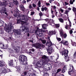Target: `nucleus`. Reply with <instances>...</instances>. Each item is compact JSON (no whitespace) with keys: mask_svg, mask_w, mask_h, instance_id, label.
<instances>
[{"mask_svg":"<svg viewBox=\"0 0 76 76\" xmlns=\"http://www.w3.org/2000/svg\"><path fill=\"white\" fill-rule=\"evenodd\" d=\"M48 63L47 61H45L44 60H41L37 62L36 66L37 67H39L40 69L42 68L44 71H48L51 69L52 66L51 64H48Z\"/></svg>","mask_w":76,"mask_h":76,"instance_id":"1","label":"nucleus"},{"mask_svg":"<svg viewBox=\"0 0 76 76\" xmlns=\"http://www.w3.org/2000/svg\"><path fill=\"white\" fill-rule=\"evenodd\" d=\"M29 28L27 27H23L20 29H18L17 30L14 29L13 30L14 32L15 33V35H20L21 32H23L24 34L25 33H26L29 32Z\"/></svg>","mask_w":76,"mask_h":76,"instance_id":"2","label":"nucleus"},{"mask_svg":"<svg viewBox=\"0 0 76 76\" xmlns=\"http://www.w3.org/2000/svg\"><path fill=\"white\" fill-rule=\"evenodd\" d=\"M69 51L67 50H65L62 52V56H64L65 61H69L70 60L69 57L68 56Z\"/></svg>","mask_w":76,"mask_h":76,"instance_id":"3","label":"nucleus"},{"mask_svg":"<svg viewBox=\"0 0 76 76\" xmlns=\"http://www.w3.org/2000/svg\"><path fill=\"white\" fill-rule=\"evenodd\" d=\"M68 73L70 75L75 74L76 76V70L74 69V67L73 66L71 65L70 68L69 69Z\"/></svg>","mask_w":76,"mask_h":76,"instance_id":"4","label":"nucleus"},{"mask_svg":"<svg viewBox=\"0 0 76 76\" xmlns=\"http://www.w3.org/2000/svg\"><path fill=\"white\" fill-rule=\"evenodd\" d=\"M34 45L36 48H38L40 49H41V47H42V48L45 47V46L44 45L39 43H36L34 44Z\"/></svg>","mask_w":76,"mask_h":76,"instance_id":"5","label":"nucleus"},{"mask_svg":"<svg viewBox=\"0 0 76 76\" xmlns=\"http://www.w3.org/2000/svg\"><path fill=\"white\" fill-rule=\"evenodd\" d=\"M19 18L20 20H25V21H28V17H27L26 15H21V14H20Z\"/></svg>","mask_w":76,"mask_h":76,"instance_id":"6","label":"nucleus"},{"mask_svg":"<svg viewBox=\"0 0 76 76\" xmlns=\"http://www.w3.org/2000/svg\"><path fill=\"white\" fill-rule=\"evenodd\" d=\"M19 10L18 9H16V10H15V12L14 13V16L15 17H17L18 18H19L20 16V14L18 12Z\"/></svg>","mask_w":76,"mask_h":76,"instance_id":"7","label":"nucleus"},{"mask_svg":"<svg viewBox=\"0 0 76 76\" xmlns=\"http://www.w3.org/2000/svg\"><path fill=\"white\" fill-rule=\"evenodd\" d=\"M50 37H48L47 38V39H48V40L46 43V45L47 46H48V47H51V45H53L52 44V42H51L50 41Z\"/></svg>","mask_w":76,"mask_h":76,"instance_id":"8","label":"nucleus"},{"mask_svg":"<svg viewBox=\"0 0 76 76\" xmlns=\"http://www.w3.org/2000/svg\"><path fill=\"white\" fill-rule=\"evenodd\" d=\"M26 59H27V57L23 55L20 56L19 57V61H22V62Z\"/></svg>","mask_w":76,"mask_h":76,"instance_id":"9","label":"nucleus"},{"mask_svg":"<svg viewBox=\"0 0 76 76\" xmlns=\"http://www.w3.org/2000/svg\"><path fill=\"white\" fill-rule=\"evenodd\" d=\"M40 31L37 30L35 31V33L37 35H38L39 37H42L44 35L43 34L41 33Z\"/></svg>","mask_w":76,"mask_h":76,"instance_id":"10","label":"nucleus"},{"mask_svg":"<svg viewBox=\"0 0 76 76\" xmlns=\"http://www.w3.org/2000/svg\"><path fill=\"white\" fill-rule=\"evenodd\" d=\"M13 48L15 53H19V50H20V47L19 46L17 47V48L14 46L13 47Z\"/></svg>","mask_w":76,"mask_h":76,"instance_id":"11","label":"nucleus"},{"mask_svg":"<svg viewBox=\"0 0 76 76\" xmlns=\"http://www.w3.org/2000/svg\"><path fill=\"white\" fill-rule=\"evenodd\" d=\"M60 34L62 38H66L67 36L66 34L65 33L64 34L61 31H60Z\"/></svg>","mask_w":76,"mask_h":76,"instance_id":"12","label":"nucleus"},{"mask_svg":"<svg viewBox=\"0 0 76 76\" xmlns=\"http://www.w3.org/2000/svg\"><path fill=\"white\" fill-rule=\"evenodd\" d=\"M61 43L63 44L64 45H67L69 44V43H68V41H66L65 40H62L61 42Z\"/></svg>","mask_w":76,"mask_h":76,"instance_id":"13","label":"nucleus"},{"mask_svg":"<svg viewBox=\"0 0 76 76\" xmlns=\"http://www.w3.org/2000/svg\"><path fill=\"white\" fill-rule=\"evenodd\" d=\"M17 23H20L21 24V25H25L26 23L23 21H20V20H17Z\"/></svg>","mask_w":76,"mask_h":76,"instance_id":"14","label":"nucleus"},{"mask_svg":"<svg viewBox=\"0 0 76 76\" xmlns=\"http://www.w3.org/2000/svg\"><path fill=\"white\" fill-rule=\"evenodd\" d=\"M42 58L43 59L42 60H43L45 61H48V59L47 58V57L45 55L43 56L42 57Z\"/></svg>","mask_w":76,"mask_h":76,"instance_id":"15","label":"nucleus"},{"mask_svg":"<svg viewBox=\"0 0 76 76\" xmlns=\"http://www.w3.org/2000/svg\"><path fill=\"white\" fill-rule=\"evenodd\" d=\"M1 72H2L3 73H8L9 72V71H7L6 69L4 68L1 69Z\"/></svg>","mask_w":76,"mask_h":76,"instance_id":"16","label":"nucleus"},{"mask_svg":"<svg viewBox=\"0 0 76 76\" xmlns=\"http://www.w3.org/2000/svg\"><path fill=\"white\" fill-rule=\"evenodd\" d=\"M8 29L10 30L11 29L13 28V25L12 24V23H10L8 26Z\"/></svg>","mask_w":76,"mask_h":76,"instance_id":"17","label":"nucleus"},{"mask_svg":"<svg viewBox=\"0 0 76 76\" xmlns=\"http://www.w3.org/2000/svg\"><path fill=\"white\" fill-rule=\"evenodd\" d=\"M48 35H54L56 34V32L55 31H50L49 33H48Z\"/></svg>","mask_w":76,"mask_h":76,"instance_id":"18","label":"nucleus"},{"mask_svg":"<svg viewBox=\"0 0 76 76\" xmlns=\"http://www.w3.org/2000/svg\"><path fill=\"white\" fill-rule=\"evenodd\" d=\"M12 3L14 5H18L19 4V2H18V1L17 0H12Z\"/></svg>","mask_w":76,"mask_h":76,"instance_id":"19","label":"nucleus"},{"mask_svg":"<svg viewBox=\"0 0 76 76\" xmlns=\"http://www.w3.org/2000/svg\"><path fill=\"white\" fill-rule=\"evenodd\" d=\"M27 61H28V59H26L24 61H22V64H23V65H26V64H28V62Z\"/></svg>","mask_w":76,"mask_h":76,"instance_id":"20","label":"nucleus"},{"mask_svg":"<svg viewBox=\"0 0 76 76\" xmlns=\"http://www.w3.org/2000/svg\"><path fill=\"white\" fill-rule=\"evenodd\" d=\"M3 26H4V30H5V31H6L7 32H9V31H8V29L7 28V24L6 23L4 24Z\"/></svg>","mask_w":76,"mask_h":76,"instance_id":"21","label":"nucleus"},{"mask_svg":"<svg viewBox=\"0 0 76 76\" xmlns=\"http://www.w3.org/2000/svg\"><path fill=\"white\" fill-rule=\"evenodd\" d=\"M6 10H6V8L5 7H3L2 8V9L0 11V12L4 13V12H6Z\"/></svg>","mask_w":76,"mask_h":76,"instance_id":"22","label":"nucleus"},{"mask_svg":"<svg viewBox=\"0 0 76 76\" xmlns=\"http://www.w3.org/2000/svg\"><path fill=\"white\" fill-rule=\"evenodd\" d=\"M46 50L49 54H51V53H52V49L48 48V49H46Z\"/></svg>","mask_w":76,"mask_h":76,"instance_id":"23","label":"nucleus"},{"mask_svg":"<svg viewBox=\"0 0 76 76\" xmlns=\"http://www.w3.org/2000/svg\"><path fill=\"white\" fill-rule=\"evenodd\" d=\"M29 51L30 52L27 53L28 54H29V55H31V54H32V52H31V51H32L33 52H34V51H35V49L34 48H32L31 49V50L30 49L29 50Z\"/></svg>","mask_w":76,"mask_h":76,"instance_id":"24","label":"nucleus"},{"mask_svg":"<svg viewBox=\"0 0 76 76\" xmlns=\"http://www.w3.org/2000/svg\"><path fill=\"white\" fill-rule=\"evenodd\" d=\"M5 64L4 62L1 61H0V67H3L4 66Z\"/></svg>","mask_w":76,"mask_h":76,"instance_id":"25","label":"nucleus"},{"mask_svg":"<svg viewBox=\"0 0 76 76\" xmlns=\"http://www.w3.org/2000/svg\"><path fill=\"white\" fill-rule=\"evenodd\" d=\"M67 68V66H64L62 69V72H63V73H64L66 71Z\"/></svg>","mask_w":76,"mask_h":76,"instance_id":"26","label":"nucleus"},{"mask_svg":"<svg viewBox=\"0 0 76 76\" xmlns=\"http://www.w3.org/2000/svg\"><path fill=\"white\" fill-rule=\"evenodd\" d=\"M71 26H72V25H71V24H70L69 25L66 26L65 28L66 29H70V27H71Z\"/></svg>","mask_w":76,"mask_h":76,"instance_id":"27","label":"nucleus"},{"mask_svg":"<svg viewBox=\"0 0 76 76\" xmlns=\"http://www.w3.org/2000/svg\"><path fill=\"white\" fill-rule=\"evenodd\" d=\"M42 28L44 29H47V24H44L43 25L42 24Z\"/></svg>","mask_w":76,"mask_h":76,"instance_id":"28","label":"nucleus"},{"mask_svg":"<svg viewBox=\"0 0 76 76\" xmlns=\"http://www.w3.org/2000/svg\"><path fill=\"white\" fill-rule=\"evenodd\" d=\"M15 68L17 69V71H18V72H19L21 71V69H20V67L19 66H17Z\"/></svg>","mask_w":76,"mask_h":76,"instance_id":"29","label":"nucleus"},{"mask_svg":"<svg viewBox=\"0 0 76 76\" xmlns=\"http://www.w3.org/2000/svg\"><path fill=\"white\" fill-rule=\"evenodd\" d=\"M4 21H2V20L0 21V26H3L4 25Z\"/></svg>","mask_w":76,"mask_h":76,"instance_id":"30","label":"nucleus"},{"mask_svg":"<svg viewBox=\"0 0 76 76\" xmlns=\"http://www.w3.org/2000/svg\"><path fill=\"white\" fill-rule=\"evenodd\" d=\"M8 64L9 66H12L13 65V60H11L10 61H9Z\"/></svg>","mask_w":76,"mask_h":76,"instance_id":"31","label":"nucleus"},{"mask_svg":"<svg viewBox=\"0 0 76 76\" xmlns=\"http://www.w3.org/2000/svg\"><path fill=\"white\" fill-rule=\"evenodd\" d=\"M75 0H70L69 1L70 4H73V2H75Z\"/></svg>","mask_w":76,"mask_h":76,"instance_id":"32","label":"nucleus"},{"mask_svg":"<svg viewBox=\"0 0 76 76\" xmlns=\"http://www.w3.org/2000/svg\"><path fill=\"white\" fill-rule=\"evenodd\" d=\"M58 20H59V21L61 23H63V19L61 18H60L58 19Z\"/></svg>","mask_w":76,"mask_h":76,"instance_id":"33","label":"nucleus"},{"mask_svg":"<svg viewBox=\"0 0 76 76\" xmlns=\"http://www.w3.org/2000/svg\"><path fill=\"white\" fill-rule=\"evenodd\" d=\"M57 66H58V67L61 66V62H58L57 63Z\"/></svg>","mask_w":76,"mask_h":76,"instance_id":"34","label":"nucleus"},{"mask_svg":"<svg viewBox=\"0 0 76 76\" xmlns=\"http://www.w3.org/2000/svg\"><path fill=\"white\" fill-rule=\"evenodd\" d=\"M70 11L69 10H66V11L65 12V14H66V15H67L68 14V13Z\"/></svg>","mask_w":76,"mask_h":76,"instance_id":"35","label":"nucleus"},{"mask_svg":"<svg viewBox=\"0 0 76 76\" xmlns=\"http://www.w3.org/2000/svg\"><path fill=\"white\" fill-rule=\"evenodd\" d=\"M43 76H49V74L47 72H46L44 74Z\"/></svg>","mask_w":76,"mask_h":76,"instance_id":"36","label":"nucleus"},{"mask_svg":"<svg viewBox=\"0 0 76 76\" xmlns=\"http://www.w3.org/2000/svg\"><path fill=\"white\" fill-rule=\"evenodd\" d=\"M43 44H45L46 43V41L45 40H42L41 41Z\"/></svg>","mask_w":76,"mask_h":76,"instance_id":"37","label":"nucleus"},{"mask_svg":"<svg viewBox=\"0 0 76 76\" xmlns=\"http://www.w3.org/2000/svg\"><path fill=\"white\" fill-rule=\"evenodd\" d=\"M61 69H58L56 73H58L59 72H61Z\"/></svg>","mask_w":76,"mask_h":76,"instance_id":"38","label":"nucleus"},{"mask_svg":"<svg viewBox=\"0 0 76 76\" xmlns=\"http://www.w3.org/2000/svg\"><path fill=\"white\" fill-rule=\"evenodd\" d=\"M22 3L23 4H26V1L25 0H23L22 1Z\"/></svg>","mask_w":76,"mask_h":76,"instance_id":"39","label":"nucleus"},{"mask_svg":"<svg viewBox=\"0 0 76 76\" xmlns=\"http://www.w3.org/2000/svg\"><path fill=\"white\" fill-rule=\"evenodd\" d=\"M10 5H9V7H12V6H14V4H12V3H10Z\"/></svg>","mask_w":76,"mask_h":76,"instance_id":"40","label":"nucleus"},{"mask_svg":"<svg viewBox=\"0 0 76 76\" xmlns=\"http://www.w3.org/2000/svg\"><path fill=\"white\" fill-rule=\"evenodd\" d=\"M53 56H50L49 57V60H53Z\"/></svg>","mask_w":76,"mask_h":76,"instance_id":"41","label":"nucleus"},{"mask_svg":"<svg viewBox=\"0 0 76 76\" xmlns=\"http://www.w3.org/2000/svg\"><path fill=\"white\" fill-rule=\"evenodd\" d=\"M56 39L58 41H61V38H58L57 37Z\"/></svg>","mask_w":76,"mask_h":76,"instance_id":"42","label":"nucleus"},{"mask_svg":"<svg viewBox=\"0 0 76 76\" xmlns=\"http://www.w3.org/2000/svg\"><path fill=\"white\" fill-rule=\"evenodd\" d=\"M72 45L73 46H76V42H73L72 43Z\"/></svg>","mask_w":76,"mask_h":76,"instance_id":"43","label":"nucleus"},{"mask_svg":"<svg viewBox=\"0 0 76 76\" xmlns=\"http://www.w3.org/2000/svg\"><path fill=\"white\" fill-rule=\"evenodd\" d=\"M9 51L10 53H13V50H12V49H9Z\"/></svg>","mask_w":76,"mask_h":76,"instance_id":"44","label":"nucleus"},{"mask_svg":"<svg viewBox=\"0 0 76 76\" xmlns=\"http://www.w3.org/2000/svg\"><path fill=\"white\" fill-rule=\"evenodd\" d=\"M22 10L23 12L25 11V9H24V7H23V6H22Z\"/></svg>","mask_w":76,"mask_h":76,"instance_id":"45","label":"nucleus"},{"mask_svg":"<svg viewBox=\"0 0 76 76\" xmlns=\"http://www.w3.org/2000/svg\"><path fill=\"white\" fill-rule=\"evenodd\" d=\"M27 73H28V72H25L23 73V74H24V75L25 76H26V75H27Z\"/></svg>","mask_w":76,"mask_h":76,"instance_id":"46","label":"nucleus"},{"mask_svg":"<svg viewBox=\"0 0 76 76\" xmlns=\"http://www.w3.org/2000/svg\"><path fill=\"white\" fill-rule=\"evenodd\" d=\"M64 64V62H62V63L61 62V66H63Z\"/></svg>","mask_w":76,"mask_h":76,"instance_id":"47","label":"nucleus"},{"mask_svg":"<svg viewBox=\"0 0 76 76\" xmlns=\"http://www.w3.org/2000/svg\"><path fill=\"white\" fill-rule=\"evenodd\" d=\"M39 15L40 16V17H41V16H42V13L40 12L39 13Z\"/></svg>","mask_w":76,"mask_h":76,"instance_id":"48","label":"nucleus"},{"mask_svg":"<svg viewBox=\"0 0 76 76\" xmlns=\"http://www.w3.org/2000/svg\"><path fill=\"white\" fill-rule=\"evenodd\" d=\"M56 27H57V28H59V27H60V24H56Z\"/></svg>","mask_w":76,"mask_h":76,"instance_id":"49","label":"nucleus"},{"mask_svg":"<svg viewBox=\"0 0 76 76\" xmlns=\"http://www.w3.org/2000/svg\"><path fill=\"white\" fill-rule=\"evenodd\" d=\"M74 58H76V52H75L74 54Z\"/></svg>","mask_w":76,"mask_h":76,"instance_id":"50","label":"nucleus"},{"mask_svg":"<svg viewBox=\"0 0 76 76\" xmlns=\"http://www.w3.org/2000/svg\"><path fill=\"white\" fill-rule=\"evenodd\" d=\"M60 11L61 12V13H63L64 12V10L62 9H61L60 10Z\"/></svg>","mask_w":76,"mask_h":76,"instance_id":"51","label":"nucleus"},{"mask_svg":"<svg viewBox=\"0 0 76 76\" xmlns=\"http://www.w3.org/2000/svg\"><path fill=\"white\" fill-rule=\"evenodd\" d=\"M52 7H53V8L54 9H56V6H51Z\"/></svg>","mask_w":76,"mask_h":76,"instance_id":"52","label":"nucleus"},{"mask_svg":"<svg viewBox=\"0 0 76 76\" xmlns=\"http://www.w3.org/2000/svg\"><path fill=\"white\" fill-rule=\"evenodd\" d=\"M32 6L34 7H35L36 6V4H32Z\"/></svg>","mask_w":76,"mask_h":76,"instance_id":"53","label":"nucleus"},{"mask_svg":"<svg viewBox=\"0 0 76 76\" xmlns=\"http://www.w3.org/2000/svg\"><path fill=\"white\" fill-rule=\"evenodd\" d=\"M34 14H35V12H31V15H34Z\"/></svg>","mask_w":76,"mask_h":76,"instance_id":"54","label":"nucleus"},{"mask_svg":"<svg viewBox=\"0 0 76 76\" xmlns=\"http://www.w3.org/2000/svg\"><path fill=\"white\" fill-rule=\"evenodd\" d=\"M73 33V31L72 30H70L69 31V34H72Z\"/></svg>","mask_w":76,"mask_h":76,"instance_id":"55","label":"nucleus"},{"mask_svg":"<svg viewBox=\"0 0 76 76\" xmlns=\"http://www.w3.org/2000/svg\"><path fill=\"white\" fill-rule=\"evenodd\" d=\"M54 0H50L49 2L50 3H52V2Z\"/></svg>","mask_w":76,"mask_h":76,"instance_id":"56","label":"nucleus"},{"mask_svg":"<svg viewBox=\"0 0 76 76\" xmlns=\"http://www.w3.org/2000/svg\"><path fill=\"white\" fill-rule=\"evenodd\" d=\"M41 31L42 32H45L46 31L45 30H41Z\"/></svg>","mask_w":76,"mask_h":76,"instance_id":"57","label":"nucleus"},{"mask_svg":"<svg viewBox=\"0 0 76 76\" xmlns=\"http://www.w3.org/2000/svg\"><path fill=\"white\" fill-rule=\"evenodd\" d=\"M49 22H50V23H52L53 22V20H49Z\"/></svg>","mask_w":76,"mask_h":76,"instance_id":"58","label":"nucleus"},{"mask_svg":"<svg viewBox=\"0 0 76 76\" xmlns=\"http://www.w3.org/2000/svg\"><path fill=\"white\" fill-rule=\"evenodd\" d=\"M41 4V1H39L38 3V5H40Z\"/></svg>","mask_w":76,"mask_h":76,"instance_id":"59","label":"nucleus"},{"mask_svg":"<svg viewBox=\"0 0 76 76\" xmlns=\"http://www.w3.org/2000/svg\"><path fill=\"white\" fill-rule=\"evenodd\" d=\"M44 8L42 7V12H44Z\"/></svg>","mask_w":76,"mask_h":76,"instance_id":"60","label":"nucleus"},{"mask_svg":"<svg viewBox=\"0 0 76 76\" xmlns=\"http://www.w3.org/2000/svg\"><path fill=\"white\" fill-rule=\"evenodd\" d=\"M44 10L45 11H47V8H46V7H45L44 8Z\"/></svg>","mask_w":76,"mask_h":76,"instance_id":"61","label":"nucleus"},{"mask_svg":"<svg viewBox=\"0 0 76 76\" xmlns=\"http://www.w3.org/2000/svg\"><path fill=\"white\" fill-rule=\"evenodd\" d=\"M27 0V3H29V1H31V0Z\"/></svg>","mask_w":76,"mask_h":76,"instance_id":"62","label":"nucleus"},{"mask_svg":"<svg viewBox=\"0 0 76 76\" xmlns=\"http://www.w3.org/2000/svg\"><path fill=\"white\" fill-rule=\"evenodd\" d=\"M29 9H31V8H32V6L30 5L29 7Z\"/></svg>","mask_w":76,"mask_h":76,"instance_id":"63","label":"nucleus"},{"mask_svg":"<svg viewBox=\"0 0 76 76\" xmlns=\"http://www.w3.org/2000/svg\"><path fill=\"white\" fill-rule=\"evenodd\" d=\"M65 5L66 6V5H67L68 4V3H67L66 2H65Z\"/></svg>","mask_w":76,"mask_h":76,"instance_id":"64","label":"nucleus"}]
</instances>
